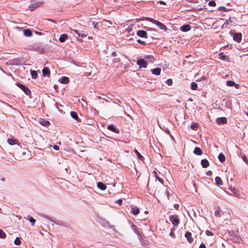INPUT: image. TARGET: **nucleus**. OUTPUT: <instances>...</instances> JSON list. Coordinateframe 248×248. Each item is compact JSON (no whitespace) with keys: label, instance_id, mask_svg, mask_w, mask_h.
Returning a JSON list of instances; mask_svg holds the SVG:
<instances>
[{"label":"nucleus","instance_id":"nucleus-20","mask_svg":"<svg viewBox=\"0 0 248 248\" xmlns=\"http://www.w3.org/2000/svg\"><path fill=\"white\" fill-rule=\"evenodd\" d=\"M43 74L44 76H49L50 75V72L48 69L44 67L42 70Z\"/></svg>","mask_w":248,"mask_h":248},{"label":"nucleus","instance_id":"nucleus-53","mask_svg":"<svg viewBox=\"0 0 248 248\" xmlns=\"http://www.w3.org/2000/svg\"><path fill=\"white\" fill-rule=\"evenodd\" d=\"M88 38V39H90V40H92L93 39L91 37H90V36H89Z\"/></svg>","mask_w":248,"mask_h":248},{"label":"nucleus","instance_id":"nucleus-46","mask_svg":"<svg viewBox=\"0 0 248 248\" xmlns=\"http://www.w3.org/2000/svg\"><path fill=\"white\" fill-rule=\"evenodd\" d=\"M93 24L94 25V28L97 29V23H95L94 22H93Z\"/></svg>","mask_w":248,"mask_h":248},{"label":"nucleus","instance_id":"nucleus-34","mask_svg":"<svg viewBox=\"0 0 248 248\" xmlns=\"http://www.w3.org/2000/svg\"><path fill=\"white\" fill-rule=\"evenodd\" d=\"M14 243L16 245H20L21 244V241H20V240L19 237H17L15 239V240L14 241Z\"/></svg>","mask_w":248,"mask_h":248},{"label":"nucleus","instance_id":"nucleus-37","mask_svg":"<svg viewBox=\"0 0 248 248\" xmlns=\"http://www.w3.org/2000/svg\"><path fill=\"white\" fill-rule=\"evenodd\" d=\"M208 4L210 6H215L216 4L215 1L211 0L209 2Z\"/></svg>","mask_w":248,"mask_h":248},{"label":"nucleus","instance_id":"nucleus-52","mask_svg":"<svg viewBox=\"0 0 248 248\" xmlns=\"http://www.w3.org/2000/svg\"><path fill=\"white\" fill-rule=\"evenodd\" d=\"M157 179L159 182H160L161 183H162V180L161 179H160V178H157Z\"/></svg>","mask_w":248,"mask_h":248},{"label":"nucleus","instance_id":"nucleus-38","mask_svg":"<svg viewBox=\"0 0 248 248\" xmlns=\"http://www.w3.org/2000/svg\"><path fill=\"white\" fill-rule=\"evenodd\" d=\"M166 83L169 86H170L172 84V80L171 79H167Z\"/></svg>","mask_w":248,"mask_h":248},{"label":"nucleus","instance_id":"nucleus-29","mask_svg":"<svg viewBox=\"0 0 248 248\" xmlns=\"http://www.w3.org/2000/svg\"><path fill=\"white\" fill-rule=\"evenodd\" d=\"M132 213L134 215H137L140 213V210L138 207H134L132 209Z\"/></svg>","mask_w":248,"mask_h":248},{"label":"nucleus","instance_id":"nucleus-47","mask_svg":"<svg viewBox=\"0 0 248 248\" xmlns=\"http://www.w3.org/2000/svg\"><path fill=\"white\" fill-rule=\"evenodd\" d=\"M159 3L160 4H163V5H165L166 4V3L165 2H164L163 1H159Z\"/></svg>","mask_w":248,"mask_h":248},{"label":"nucleus","instance_id":"nucleus-23","mask_svg":"<svg viewBox=\"0 0 248 248\" xmlns=\"http://www.w3.org/2000/svg\"><path fill=\"white\" fill-rule=\"evenodd\" d=\"M93 66L94 65L93 64L89 65V68L88 69V72H86V76H90L91 75V74L92 73V69L93 68Z\"/></svg>","mask_w":248,"mask_h":248},{"label":"nucleus","instance_id":"nucleus-12","mask_svg":"<svg viewBox=\"0 0 248 248\" xmlns=\"http://www.w3.org/2000/svg\"><path fill=\"white\" fill-rule=\"evenodd\" d=\"M19 87L24 91V92L26 94H28L30 93V90L28 88H26L25 86L23 85H20Z\"/></svg>","mask_w":248,"mask_h":248},{"label":"nucleus","instance_id":"nucleus-25","mask_svg":"<svg viewBox=\"0 0 248 248\" xmlns=\"http://www.w3.org/2000/svg\"><path fill=\"white\" fill-rule=\"evenodd\" d=\"M190 127L193 130H197L199 127V124L197 123H192Z\"/></svg>","mask_w":248,"mask_h":248},{"label":"nucleus","instance_id":"nucleus-51","mask_svg":"<svg viewBox=\"0 0 248 248\" xmlns=\"http://www.w3.org/2000/svg\"><path fill=\"white\" fill-rule=\"evenodd\" d=\"M15 29H16V30H21V28L18 27H15Z\"/></svg>","mask_w":248,"mask_h":248},{"label":"nucleus","instance_id":"nucleus-14","mask_svg":"<svg viewBox=\"0 0 248 248\" xmlns=\"http://www.w3.org/2000/svg\"><path fill=\"white\" fill-rule=\"evenodd\" d=\"M226 84L228 86H235L236 88H238L239 85L235 84L234 82L232 80H228L226 82Z\"/></svg>","mask_w":248,"mask_h":248},{"label":"nucleus","instance_id":"nucleus-2","mask_svg":"<svg viewBox=\"0 0 248 248\" xmlns=\"http://www.w3.org/2000/svg\"><path fill=\"white\" fill-rule=\"evenodd\" d=\"M146 19H147V20L150 21L155 24L160 29L164 30H167V27L164 24H163L162 23L150 17H146Z\"/></svg>","mask_w":248,"mask_h":248},{"label":"nucleus","instance_id":"nucleus-26","mask_svg":"<svg viewBox=\"0 0 248 248\" xmlns=\"http://www.w3.org/2000/svg\"><path fill=\"white\" fill-rule=\"evenodd\" d=\"M218 158L221 162H224L225 160V156L221 153L218 155Z\"/></svg>","mask_w":248,"mask_h":248},{"label":"nucleus","instance_id":"nucleus-8","mask_svg":"<svg viewBox=\"0 0 248 248\" xmlns=\"http://www.w3.org/2000/svg\"><path fill=\"white\" fill-rule=\"evenodd\" d=\"M7 142L11 145H14L16 144L19 145V144L18 143V141L13 139H8L7 140Z\"/></svg>","mask_w":248,"mask_h":248},{"label":"nucleus","instance_id":"nucleus-1","mask_svg":"<svg viewBox=\"0 0 248 248\" xmlns=\"http://www.w3.org/2000/svg\"><path fill=\"white\" fill-rule=\"evenodd\" d=\"M151 58L150 57H145L144 59H140L137 61V64L139 66L140 68H146L147 65V62H154V60L149 59ZM154 59L153 58H151Z\"/></svg>","mask_w":248,"mask_h":248},{"label":"nucleus","instance_id":"nucleus-30","mask_svg":"<svg viewBox=\"0 0 248 248\" xmlns=\"http://www.w3.org/2000/svg\"><path fill=\"white\" fill-rule=\"evenodd\" d=\"M198 85L196 83L192 82L191 83V89L193 90H196L197 89Z\"/></svg>","mask_w":248,"mask_h":248},{"label":"nucleus","instance_id":"nucleus-48","mask_svg":"<svg viewBox=\"0 0 248 248\" xmlns=\"http://www.w3.org/2000/svg\"><path fill=\"white\" fill-rule=\"evenodd\" d=\"M137 41H138V43H139L140 44H144V42L140 40H138Z\"/></svg>","mask_w":248,"mask_h":248},{"label":"nucleus","instance_id":"nucleus-13","mask_svg":"<svg viewBox=\"0 0 248 248\" xmlns=\"http://www.w3.org/2000/svg\"><path fill=\"white\" fill-rule=\"evenodd\" d=\"M201 165L203 168H207L209 166V163L207 160L203 159L201 160Z\"/></svg>","mask_w":248,"mask_h":248},{"label":"nucleus","instance_id":"nucleus-50","mask_svg":"<svg viewBox=\"0 0 248 248\" xmlns=\"http://www.w3.org/2000/svg\"><path fill=\"white\" fill-rule=\"evenodd\" d=\"M111 55L113 56H116V54L115 52H113L112 53Z\"/></svg>","mask_w":248,"mask_h":248},{"label":"nucleus","instance_id":"nucleus-44","mask_svg":"<svg viewBox=\"0 0 248 248\" xmlns=\"http://www.w3.org/2000/svg\"><path fill=\"white\" fill-rule=\"evenodd\" d=\"M199 248H206L204 244H201L199 247Z\"/></svg>","mask_w":248,"mask_h":248},{"label":"nucleus","instance_id":"nucleus-18","mask_svg":"<svg viewBox=\"0 0 248 248\" xmlns=\"http://www.w3.org/2000/svg\"><path fill=\"white\" fill-rule=\"evenodd\" d=\"M161 72V68H156L152 70V73L155 75H159Z\"/></svg>","mask_w":248,"mask_h":248},{"label":"nucleus","instance_id":"nucleus-15","mask_svg":"<svg viewBox=\"0 0 248 248\" xmlns=\"http://www.w3.org/2000/svg\"><path fill=\"white\" fill-rule=\"evenodd\" d=\"M194 153L195 155H202V150L200 148L196 147L194 149Z\"/></svg>","mask_w":248,"mask_h":248},{"label":"nucleus","instance_id":"nucleus-24","mask_svg":"<svg viewBox=\"0 0 248 248\" xmlns=\"http://www.w3.org/2000/svg\"><path fill=\"white\" fill-rule=\"evenodd\" d=\"M30 73L31 76V78H32L35 79L37 77V72L34 70H31Z\"/></svg>","mask_w":248,"mask_h":248},{"label":"nucleus","instance_id":"nucleus-19","mask_svg":"<svg viewBox=\"0 0 248 248\" xmlns=\"http://www.w3.org/2000/svg\"><path fill=\"white\" fill-rule=\"evenodd\" d=\"M60 81L62 83L66 84L69 82V78L66 77H62L60 79Z\"/></svg>","mask_w":248,"mask_h":248},{"label":"nucleus","instance_id":"nucleus-10","mask_svg":"<svg viewBox=\"0 0 248 248\" xmlns=\"http://www.w3.org/2000/svg\"><path fill=\"white\" fill-rule=\"evenodd\" d=\"M97 186L99 189L102 190H105L107 188L106 186L102 182L97 183Z\"/></svg>","mask_w":248,"mask_h":248},{"label":"nucleus","instance_id":"nucleus-6","mask_svg":"<svg viewBox=\"0 0 248 248\" xmlns=\"http://www.w3.org/2000/svg\"><path fill=\"white\" fill-rule=\"evenodd\" d=\"M191 29V27L189 25H184L180 28L181 31L186 32L189 31Z\"/></svg>","mask_w":248,"mask_h":248},{"label":"nucleus","instance_id":"nucleus-17","mask_svg":"<svg viewBox=\"0 0 248 248\" xmlns=\"http://www.w3.org/2000/svg\"><path fill=\"white\" fill-rule=\"evenodd\" d=\"M219 58L223 61H229V58L227 56L224 54L223 53H219Z\"/></svg>","mask_w":248,"mask_h":248},{"label":"nucleus","instance_id":"nucleus-4","mask_svg":"<svg viewBox=\"0 0 248 248\" xmlns=\"http://www.w3.org/2000/svg\"><path fill=\"white\" fill-rule=\"evenodd\" d=\"M233 39L234 41L240 42L242 39V34L241 33H235L233 36Z\"/></svg>","mask_w":248,"mask_h":248},{"label":"nucleus","instance_id":"nucleus-35","mask_svg":"<svg viewBox=\"0 0 248 248\" xmlns=\"http://www.w3.org/2000/svg\"><path fill=\"white\" fill-rule=\"evenodd\" d=\"M108 129L112 131H115V128L114 127V126L112 124H110V125H109L108 126Z\"/></svg>","mask_w":248,"mask_h":248},{"label":"nucleus","instance_id":"nucleus-16","mask_svg":"<svg viewBox=\"0 0 248 248\" xmlns=\"http://www.w3.org/2000/svg\"><path fill=\"white\" fill-rule=\"evenodd\" d=\"M185 237L186 238L187 240L189 243H191L193 241V238L191 237V233L189 232H187L185 234Z\"/></svg>","mask_w":248,"mask_h":248},{"label":"nucleus","instance_id":"nucleus-7","mask_svg":"<svg viewBox=\"0 0 248 248\" xmlns=\"http://www.w3.org/2000/svg\"><path fill=\"white\" fill-rule=\"evenodd\" d=\"M137 35L140 37L147 38V32L142 30L139 31L137 33Z\"/></svg>","mask_w":248,"mask_h":248},{"label":"nucleus","instance_id":"nucleus-5","mask_svg":"<svg viewBox=\"0 0 248 248\" xmlns=\"http://www.w3.org/2000/svg\"><path fill=\"white\" fill-rule=\"evenodd\" d=\"M217 123L219 124H224L227 123V119L225 117L217 118L216 120Z\"/></svg>","mask_w":248,"mask_h":248},{"label":"nucleus","instance_id":"nucleus-27","mask_svg":"<svg viewBox=\"0 0 248 248\" xmlns=\"http://www.w3.org/2000/svg\"><path fill=\"white\" fill-rule=\"evenodd\" d=\"M135 153H136V154L137 155L138 157L141 160H144V157L141 155V154L137 150H135L134 151Z\"/></svg>","mask_w":248,"mask_h":248},{"label":"nucleus","instance_id":"nucleus-33","mask_svg":"<svg viewBox=\"0 0 248 248\" xmlns=\"http://www.w3.org/2000/svg\"><path fill=\"white\" fill-rule=\"evenodd\" d=\"M5 233L2 230L0 229V238H5L6 237Z\"/></svg>","mask_w":248,"mask_h":248},{"label":"nucleus","instance_id":"nucleus-41","mask_svg":"<svg viewBox=\"0 0 248 248\" xmlns=\"http://www.w3.org/2000/svg\"><path fill=\"white\" fill-rule=\"evenodd\" d=\"M116 203H118V204L119 205H121L122 204V202H123V201H122V200L121 199H119L118 200H117L116 202H115Z\"/></svg>","mask_w":248,"mask_h":248},{"label":"nucleus","instance_id":"nucleus-45","mask_svg":"<svg viewBox=\"0 0 248 248\" xmlns=\"http://www.w3.org/2000/svg\"><path fill=\"white\" fill-rule=\"evenodd\" d=\"M146 17H142V18H140L137 19V20H147V19H146Z\"/></svg>","mask_w":248,"mask_h":248},{"label":"nucleus","instance_id":"nucleus-36","mask_svg":"<svg viewBox=\"0 0 248 248\" xmlns=\"http://www.w3.org/2000/svg\"><path fill=\"white\" fill-rule=\"evenodd\" d=\"M29 221L31 223L32 226H33L36 220L32 217H31L29 219Z\"/></svg>","mask_w":248,"mask_h":248},{"label":"nucleus","instance_id":"nucleus-22","mask_svg":"<svg viewBox=\"0 0 248 248\" xmlns=\"http://www.w3.org/2000/svg\"><path fill=\"white\" fill-rule=\"evenodd\" d=\"M40 124L43 126H47L49 124V122L45 119H41L40 122Z\"/></svg>","mask_w":248,"mask_h":248},{"label":"nucleus","instance_id":"nucleus-9","mask_svg":"<svg viewBox=\"0 0 248 248\" xmlns=\"http://www.w3.org/2000/svg\"><path fill=\"white\" fill-rule=\"evenodd\" d=\"M24 35L27 37H31L32 35V33L30 29H25L23 30Z\"/></svg>","mask_w":248,"mask_h":248},{"label":"nucleus","instance_id":"nucleus-39","mask_svg":"<svg viewBox=\"0 0 248 248\" xmlns=\"http://www.w3.org/2000/svg\"><path fill=\"white\" fill-rule=\"evenodd\" d=\"M215 216L216 217H219V216H220V212H219V210H216L215 212Z\"/></svg>","mask_w":248,"mask_h":248},{"label":"nucleus","instance_id":"nucleus-21","mask_svg":"<svg viewBox=\"0 0 248 248\" xmlns=\"http://www.w3.org/2000/svg\"><path fill=\"white\" fill-rule=\"evenodd\" d=\"M216 183L218 186H221L223 185L222 181L219 177H216L215 178Z\"/></svg>","mask_w":248,"mask_h":248},{"label":"nucleus","instance_id":"nucleus-49","mask_svg":"<svg viewBox=\"0 0 248 248\" xmlns=\"http://www.w3.org/2000/svg\"><path fill=\"white\" fill-rule=\"evenodd\" d=\"M170 235L171 236H174L173 232H171L170 233Z\"/></svg>","mask_w":248,"mask_h":248},{"label":"nucleus","instance_id":"nucleus-28","mask_svg":"<svg viewBox=\"0 0 248 248\" xmlns=\"http://www.w3.org/2000/svg\"><path fill=\"white\" fill-rule=\"evenodd\" d=\"M74 31L78 34L79 37H81L82 38L85 37L87 36V34L80 33L78 32L77 30H75Z\"/></svg>","mask_w":248,"mask_h":248},{"label":"nucleus","instance_id":"nucleus-3","mask_svg":"<svg viewBox=\"0 0 248 248\" xmlns=\"http://www.w3.org/2000/svg\"><path fill=\"white\" fill-rule=\"evenodd\" d=\"M170 220L171 223L175 226H177L179 223L178 217L176 215H172L170 217Z\"/></svg>","mask_w":248,"mask_h":248},{"label":"nucleus","instance_id":"nucleus-40","mask_svg":"<svg viewBox=\"0 0 248 248\" xmlns=\"http://www.w3.org/2000/svg\"><path fill=\"white\" fill-rule=\"evenodd\" d=\"M205 233L207 235H208V236L212 235L213 234V233L211 232H210L209 231H207V230L206 231Z\"/></svg>","mask_w":248,"mask_h":248},{"label":"nucleus","instance_id":"nucleus-43","mask_svg":"<svg viewBox=\"0 0 248 248\" xmlns=\"http://www.w3.org/2000/svg\"><path fill=\"white\" fill-rule=\"evenodd\" d=\"M53 148L55 150H59V147L57 145H54L53 146Z\"/></svg>","mask_w":248,"mask_h":248},{"label":"nucleus","instance_id":"nucleus-42","mask_svg":"<svg viewBox=\"0 0 248 248\" xmlns=\"http://www.w3.org/2000/svg\"><path fill=\"white\" fill-rule=\"evenodd\" d=\"M242 159H243V161H244L245 162L247 163V162H248V160H247V157H246V156L245 155H243V156H242Z\"/></svg>","mask_w":248,"mask_h":248},{"label":"nucleus","instance_id":"nucleus-32","mask_svg":"<svg viewBox=\"0 0 248 248\" xmlns=\"http://www.w3.org/2000/svg\"><path fill=\"white\" fill-rule=\"evenodd\" d=\"M131 227L133 229V230L134 231V232L138 235H140V232L139 231L137 230V227L136 226H135L134 224H132L131 225Z\"/></svg>","mask_w":248,"mask_h":248},{"label":"nucleus","instance_id":"nucleus-31","mask_svg":"<svg viewBox=\"0 0 248 248\" xmlns=\"http://www.w3.org/2000/svg\"><path fill=\"white\" fill-rule=\"evenodd\" d=\"M70 114L71 116L74 119L77 120L78 119V116L77 112L75 111H71Z\"/></svg>","mask_w":248,"mask_h":248},{"label":"nucleus","instance_id":"nucleus-54","mask_svg":"<svg viewBox=\"0 0 248 248\" xmlns=\"http://www.w3.org/2000/svg\"><path fill=\"white\" fill-rule=\"evenodd\" d=\"M245 114L246 115L248 116V112H245Z\"/></svg>","mask_w":248,"mask_h":248},{"label":"nucleus","instance_id":"nucleus-11","mask_svg":"<svg viewBox=\"0 0 248 248\" xmlns=\"http://www.w3.org/2000/svg\"><path fill=\"white\" fill-rule=\"evenodd\" d=\"M68 39V35L66 34H62L60 35L59 40L61 42H63Z\"/></svg>","mask_w":248,"mask_h":248}]
</instances>
